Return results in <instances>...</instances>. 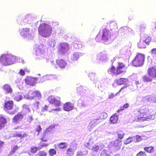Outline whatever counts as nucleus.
Masks as SVG:
<instances>
[{
	"mask_svg": "<svg viewBox=\"0 0 156 156\" xmlns=\"http://www.w3.org/2000/svg\"><path fill=\"white\" fill-rule=\"evenodd\" d=\"M150 113V110L147 107H142L138 110H136L134 112V114L137 117V119H135L136 121H144L150 119V117L149 116L147 117H143L144 116L147 115Z\"/></svg>",
	"mask_w": 156,
	"mask_h": 156,
	"instance_id": "nucleus-1",
	"label": "nucleus"
},
{
	"mask_svg": "<svg viewBox=\"0 0 156 156\" xmlns=\"http://www.w3.org/2000/svg\"><path fill=\"white\" fill-rule=\"evenodd\" d=\"M16 57L10 54H4L0 57L1 64L4 66H9L13 64L16 61Z\"/></svg>",
	"mask_w": 156,
	"mask_h": 156,
	"instance_id": "nucleus-2",
	"label": "nucleus"
},
{
	"mask_svg": "<svg viewBox=\"0 0 156 156\" xmlns=\"http://www.w3.org/2000/svg\"><path fill=\"white\" fill-rule=\"evenodd\" d=\"M51 27L46 23H42L39 26L38 32L40 35L44 37L49 36L51 33Z\"/></svg>",
	"mask_w": 156,
	"mask_h": 156,
	"instance_id": "nucleus-3",
	"label": "nucleus"
},
{
	"mask_svg": "<svg viewBox=\"0 0 156 156\" xmlns=\"http://www.w3.org/2000/svg\"><path fill=\"white\" fill-rule=\"evenodd\" d=\"M100 35H101L102 40L106 44L107 42V44H109L110 43L111 34L110 32L106 28H104L100 30L99 34L96 37V40H97Z\"/></svg>",
	"mask_w": 156,
	"mask_h": 156,
	"instance_id": "nucleus-4",
	"label": "nucleus"
},
{
	"mask_svg": "<svg viewBox=\"0 0 156 156\" xmlns=\"http://www.w3.org/2000/svg\"><path fill=\"white\" fill-rule=\"evenodd\" d=\"M144 56L141 54H137L132 61V63L135 66H142L144 61Z\"/></svg>",
	"mask_w": 156,
	"mask_h": 156,
	"instance_id": "nucleus-5",
	"label": "nucleus"
},
{
	"mask_svg": "<svg viewBox=\"0 0 156 156\" xmlns=\"http://www.w3.org/2000/svg\"><path fill=\"white\" fill-rule=\"evenodd\" d=\"M131 55L130 50L129 47L126 46L120 51L119 58H122L123 59L127 60L130 58Z\"/></svg>",
	"mask_w": 156,
	"mask_h": 156,
	"instance_id": "nucleus-6",
	"label": "nucleus"
},
{
	"mask_svg": "<svg viewBox=\"0 0 156 156\" xmlns=\"http://www.w3.org/2000/svg\"><path fill=\"white\" fill-rule=\"evenodd\" d=\"M41 93L39 91H32L31 90L28 92V94L24 96L25 98L28 100L40 99L41 98Z\"/></svg>",
	"mask_w": 156,
	"mask_h": 156,
	"instance_id": "nucleus-7",
	"label": "nucleus"
},
{
	"mask_svg": "<svg viewBox=\"0 0 156 156\" xmlns=\"http://www.w3.org/2000/svg\"><path fill=\"white\" fill-rule=\"evenodd\" d=\"M20 32L21 36L23 38H27L28 39H33L34 34L31 30L28 28L22 29L20 30Z\"/></svg>",
	"mask_w": 156,
	"mask_h": 156,
	"instance_id": "nucleus-8",
	"label": "nucleus"
},
{
	"mask_svg": "<svg viewBox=\"0 0 156 156\" xmlns=\"http://www.w3.org/2000/svg\"><path fill=\"white\" fill-rule=\"evenodd\" d=\"M43 46L41 45L37 47L35 49V54L36 55V58L39 60L43 59L45 60L44 51L43 48Z\"/></svg>",
	"mask_w": 156,
	"mask_h": 156,
	"instance_id": "nucleus-9",
	"label": "nucleus"
},
{
	"mask_svg": "<svg viewBox=\"0 0 156 156\" xmlns=\"http://www.w3.org/2000/svg\"><path fill=\"white\" fill-rule=\"evenodd\" d=\"M48 101L56 107H59L60 106V98L57 97L55 98L54 96H51L47 98Z\"/></svg>",
	"mask_w": 156,
	"mask_h": 156,
	"instance_id": "nucleus-10",
	"label": "nucleus"
},
{
	"mask_svg": "<svg viewBox=\"0 0 156 156\" xmlns=\"http://www.w3.org/2000/svg\"><path fill=\"white\" fill-rule=\"evenodd\" d=\"M39 78L28 76L25 79V82L27 85L32 86H34L37 82H39Z\"/></svg>",
	"mask_w": 156,
	"mask_h": 156,
	"instance_id": "nucleus-11",
	"label": "nucleus"
},
{
	"mask_svg": "<svg viewBox=\"0 0 156 156\" xmlns=\"http://www.w3.org/2000/svg\"><path fill=\"white\" fill-rule=\"evenodd\" d=\"M106 55L102 53H100L97 55L94 61L96 62H99L100 61H103L106 58Z\"/></svg>",
	"mask_w": 156,
	"mask_h": 156,
	"instance_id": "nucleus-12",
	"label": "nucleus"
},
{
	"mask_svg": "<svg viewBox=\"0 0 156 156\" xmlns=\"http://www.w3.org/2000/svg\"><path fill=\"white\" fill-rule=\"evenodd\" d=\"M59 51L61 53H63L66 52L69 49V46L66 43H63L60 44V46Z\"/></svg>",
	"mask_w": 156,
	"mask_h": 156,
	"instance_id": "nucleus-13",
	"label": "nucleus"
},
{
	"mask_svg": "<svg viewBox=\"0 0 156 156\" xmlns=\"http://www.w3.org/2000/svg\"><path fill=\"white\" fill-rule=\"evenodd\" d=\"M99 119H95L91 120L89 123L88 126V128L89 131H91L93 128L95 126L100 122L99 121Z\"/></svg>",
	"mask_w": 156,
	"mask_h": 156,
	"instance_id": "nucleus-14",
	"label": "nucleus"
},
{
	"mask_svg": "<svg viewBox=\"0 0 156 156\" xmlns=\"http://www.w3.org/2000/svg\"><path fill=\"white\" fill-rule=\"evenodd\" d=\"M148 74L149 76L152 78H156V68L154 67L150 68L148 70Z\"/></svg>",
	"mask_w": 156,
	"mask_h": 156,
	"instance_id": "nucleus-15",
	"label": "nucleus"
},
{
	"mask_svg": "<svg viewBox=\"0 0 156 156\" xmlns=\"http://www.w3.org/2000/svg\"><path fill=\"white\" fill-rule=\"evenodd\" d=\"M116 69L118 70V73H119V74L125 72L126 70L125 65L121 62L118 63V66Z\"/></svg>",
	"mask_w": 156,
	"mask_h": 156,
	"instance_id": "nucleus-16",
	"label": "nucleus"
},
{
	"mask_svg": "<svg viewBox=\"0 0 156 156\" xmlns=\"http://www.w3.org/2000/svg\"><path fill=\"white\" fill-rule=\"evenodd\" d=\"M3 90L4 92L6 94H11L13 92L12 89L9 84H6L4 85L3 87Z\"/></svg>",
	"mask_w": 156,
	"mask_h": 156,
	"instance_id": "nucleus-17",
	"label": "nucleus"
},
{
	"mask_svg": "<svg viewBox=\"0 0 156 156\" xmlns=\"http://www.w3.org/2000/svg\"><path fill=\"white\" fill-rule=\"evenodd\" d=\"M5 110L7 111V110H10L12 109L13 107V102L12 101H7L5 103Z\"/></svg>",
	"mask_w": 156,
	"mask_h": 156,
	"instance_id": "nucleus-18",
	"label": "nucleus"
},
{
	"mask_svg": "<svg viewBox=\"0 0 156 156\" xmlns=\"http://www.w3.org/2000/svg\"><path fill=\"white\" fill-rule=\"evenodd\" d=\"M74 107L73 104L70 102H68L65 104L63 106V109L65 111H69L72 110Z\"/></svg>",
	"mask_w": 156,
	"mask_h": 156,
	"instance_id": "nucleus-19",
	"label": "nucleus"
},
{
	"mask_svg": "<svg viewBox=\"0 0 156 156\" xmlns=\"http://www.w3.org/2000/svg\"><path fill=\"white\" fill-rule=\"evenodd\" d=\"M55 77V76L53 75L48 74L43 76L42 78L40 79V80L39 81V82L41 83L44 82L45 80L52 79Z\"/></svg>",
	"mask_w": 156,
	"mask_h": 156,
	"instance_id": "nucleus-20",
	"label": "nucleus"
},
{
	"mask_svg": "<svg viewBox=\"0 0 156 156\" xmlns=\"http://www.w3.org/2000/svg\"><path fill=\"white\" fill-rule=\"evenodd\" d=\"M83 54L79 52H75L73 53L71 57V60L73 61H76L80 57L83 55Z\"/></svg>",
	"mask_w": 156,
	"mask_h": 156,
	"instance_id": "nucleus-21",
	"label": "nucleus"
},
{
	"mask_svg": "<svg viewBox=\"0 0 156 156\" xmlns=\"http://www.w3.org/2000/svg\"><path fill=\"white\" fill-rule=\"evenodd\" d=\"M56 63L58 65L62 68H65L66 65V62L62 59L57 60L56 61Z\"/></svg>",
	"mask_w": 156,
	"mask_h": 156,
	"instance_id": "nucleus-22",
	"label": "nucleus"
},
{
	"mask_svg": "<svg viewBox=\"0 0 156 156\" xmlns=\"http://www.w3.org/2000/svg\"><path fill=\"white\" fill-rule=\"evenodd\" d=\"M85 146L86 147H87L90 149H91L92 150L96 152H97L99 150H101V147L100 146L97 145H95L92 148H91V147H90L89 143V142H88L87 144H85Z\"/></svg>",
	"mask_w": 156,
	"mask_h": 156,
	"instance_id": "nucleus-23",
	"label": "nucleus"
},
{
	"mask_svg": "<svg viewBox=\"0 0 156 156\" xmlns=\"http://www.w3.org/2000/svg\"><path fill=\"white\" fill-rule=\"evenodd\" d=\"M108 72L109 74H113L115 75H117L119 74V73H118V70L117 69H115V68L113 66L111 68H109L108 70Z\"/></svg>",
	"mask_w": 156,
	"mask_h": 156,
	"instance_id": "nucleus-24",
	"label": "nucleus"
},
{
	"mask_svg": "<svg viewBox=\"0 0 156 156\" xmlns=\"http://www.w3.org/2000/svg\"><path fill=\"white\" fill-rule=\"evenodd\" d=\"M6 122V119L4 117L0 116V129L4 127Z\"/></svg>",
	"mask_w": 156,
	"mask_h": 156,
	"instance_id": "nucleus-25",
	"label": "nucleus"
},
{
	"mask_svg": "<svg viewBox=\"0 0 156 156\" xmlns=\"http://www.w3.org/2000/svg\"><path fill=\"white\" fill-rule=\"evenodd\" d=\"M23 115L20 113H19L15 115L13 118V121L14 122H17L20 121L23 118Z\"/></svg>",
	"mask_w": 156,
	"mask_h": 156,
	"instance_id": "nucleus-26",
	"label": "nucleus"
},
{
	"mask_svg": "<svg viewBox=\"0 0 156 156\" xmlns=\"http://www.w3.org/2000/svg\"><path fill=\"white\" fill-rule=\"evenodd\" d=\"M31 18V16L30 14H27L25 16L24 18L23 19V20L22 22H20L19 23L18 22V23L20 25H23L24 22H26L28 21Z\"/></svg>",
	"mask_w": 156,
	"mask_h": 156,
	"instance_id": "nucleus-27",
	"label": "nucleus"
},
{
	"mask_svg": "<svg viewBox=\"0 0 156 156\" xmlns=\"http://www.w3.org/2000/svg\"><path fill=\"white\" fill-rule=\"evenodd\" d=\"M118 119V116L115 115H112L110 118V122L112 123H115L117 122Z\"/></svg>",
	"mask_w": 156,
	"mask_h": 156,
	"instance_id": "nucleus-28",
	"label": "nucleus"
},
{
	"mask_svg": "<svg viewBox=\"0 0 156 156\" xmlns=\"http://www.w3.org/2000/svg\"><path fill=\"white\" fill-rule=\"evenodd\" d=\"M73 45L74 48L76 49H79L82 47L80 42L77 40H76L74 41L73 43Z\"/></svg>",
	"mask_w": 156,
	"mask_h": 156,
	"instance_id": "nucleus-29",
	"label": "nucleus"
},
{
	"mask_svg": "<svg viewBox=\"0 0 156 156\" xmlns=\"http://www.w3.org/2000/svg\"><path fill=\"white\" fill-rule=\"evenodd\" d=\"M128 80L127 79L125 78H121L117 80V83L119 85H122V84H126Z\"/></svg>",
	"mask_w": 156,
	"mask_h": 156,
	"instance_id": "nucleus-30",
	"label": "nucleus"
},
{
	"mask_svg": "<svg viewBox=\"0 0 156 156\" xmlns=\"http://www.w3.org/2000/svg\"><path fill=\"white\" fill-rule=\"evenodd\" d=\"M143 80L145 82H149L152 81L151 77L149 76V75H145L143 77Z\"/></svg>",
	"mask_w": 156,
	"mask_h": 156,
	"instance_id": "nucleus-31",
	"label": "nucleus"
},
{
	"mask_svg": "<svg viewBox=\"0 0 156 156\" xmlns=\"http://www.w3.org/2000/svg\"><path fill=\"white\" fill-rule=\"evenodd\" d=\"M144 149L146 151L149 153H152L154 151V148L153 147H144Z\"/></svg>",
	"mask_w": 156,
	"mask_h": 156,
	"instance_id": "nucleus-32",
	"label": "nucleus"
},
{
	"mask_svg": "<svg viewBox=\"0 0 156 156\" xmlns=\"http://www.w3.org/2000/svg\"><path fill=\"white\" fill-rule=\"evenodd\" d=\"M68 144L66 142H61L58 144V147L60 149H64L66 148Z\"/></svg>",
	"mask_w": 156,
	"mask_h": 156,
	"instance_id": "nucleus-33",
	"label": "nucleus"
},
{
	"mask_svg": "<svg viewBox=\"0 0 156 156\" xmlns=\"http://www.w3.org/2000/svg\"><path fill=\"white\" fill-rule=\"evenodd\" d=\"M138 47L139 48H146V45L144 43V41H140L137 44Z\"/></svg>",
	"mask_w": 156,
	"mask_h": 156,
	"instance_id": "nucleus-34",
	"label": "nucleus"
},
{
	"mask_svg": "<svg viewBox=\"0 0 156 156\" xmlns=\"http://www.w3.org/2000/svg\"><path fill=\"white\" fill-rule=\"evenodd\" d=\"M21 93H19L18 94L15 96L14 97V99L17 101H19L22 100L23 97Z\"/></svg>",
	"mask_w": 156,
	"mask_h": 156,
	"instance_id": "nucleus-35",
	"label": "nucleus"
},
{
	"mask_svg": "<svg viewBox=\"0 0 156 156\" xmlns=\"http://www.w3.org/2000/svg\"><path fill=\"white\" fill-rule=\"evenodd\" d=\"M55 44L56 42L55 40H51L49 41L48 44L51 48H54Z\"/></svg>",
	"mask_w": 156,
	"mask_h": 156,
	"instance_id": "nucleus-36",
	"label": "nucleus"
},
{
	"mask_svg": "<svg viewBox=\"0 0 156 156\" xmlns=\"http://www.w3.org/2000/svg\"><path fill=\"white\" fill-rule=\"evenodd\" d=\"M133 141H134L133 136L129 137L126 140L124 141V143L126 144H127L130 143Z\"/></svg>",
	"mask_w": 156,
	"mask_h": 156,
	"instance_id": "nucleus-37",
	"label": "nucleus"
},
{
	"mask_svg": "<svg viewBox=\"0 0 156 156\" xmlns=\"http://www.w3.org/2000/svg\"><path fill=\"white\" fill-rule=\"evenodd\" d=\"M125 133L122 130H120L118 132V136L119 138L120 139H122L123 138V136Z\"/></svg>",
	"mask_w": 156,
	"mask_h": 156,
	"instance_id": "nucleus-38",
	"label": "nucleus"
},
{
	"mask_svg": "<svg viewBox=\"0 0 156 156\" xmlns=\"http://www.w3.org/2000/svg\"><path fill=\"white\" fill-rule=\"evenodd\" d=\"M133 140L135 142H138L140 141L141 140V137L140 136L136 135L135 136H133Z\"/></svg>",
	"mask_w": 156,
	"mask_h": 156,
	"instance_id": "nucleus-39",
	"label": "nucleus"
},
{
	"mask_svg": "<svg viewBox=\"0 0 156 156\" xmlns=\"http://www.w3.org/2000/svg\"><path fill=\"white\" fill-rule=\"evenodd\" d=\"M71 150L70 148H68L66 151V153L67 155L69 156H71L73 155L75 151Z\"/></svg>",
	"mask_w": 156,
	"mask_h": 156,
	"instance_id": "nucleus-40",
	"label": "nucleus"
},
{
	"mask_svg": "<svg viewBox=\"0 0 156 156\" xmlns=\"http://www.w3.org/2000/svg\"><path fill=\"white\" fill-rule=\"evenodd\" d=\"M49 153L50 156H53L56 154V151L54 149H51L49 151Z\"/></svg>",
	"mask_w": 156,
	"mask_h": 156,
	"instance_id": "nucleus-41",
	"label": "nucleus"
},
{
	"mask_svg": "<svg viewBox=\"0 0 156 156\" xmlns=\"http://www.w3.org/2000/svg\"><path fill=\"white\" fill-rule=\"evenodd\" d=\"M69 148H70L71 150H73V151H75L76 149V144H71L70 145Z\"/></svg>",
	"mask_w": 156,
	"mask_h": 156,
	"instance_id": "nucleus-42",
	"label": "nucleus"
},
{
	"mask_svg": "<svg viewBox=\"0 0 156 156\" xmlns=\"http://www.w3.org/2000/svg\"><path fill=\"white\" fill-rule=\"evenodd\" d=\"M150 100V96H146L143 97L142 99V100L144 102H149Z\"/></svg>",
	"mask_w": 156,
	"mask_h": 156,
	"instance_id": "nucleus-43",
	"label": "nucleus"
},
{
	"mask_svg": "<svg viewBox=\"0 0 156 156\" xmlns=\"http://www.w3.org/2000/svg\"><path fill=\"white\" fill-rule=\"evenodd\" d=\"M89 76L90 77V80L93 81L95 80V74L93 73H90Z\"/></svg>",
	"mask_w": 156,
	"mask_h": 156,
	"instance_id": "nucleus-44",
	"label": "nucleus"
},
{
	"mask_svg": "<svg viewBox=\"0 0 156 156\" xmlns=\"http://www.w3.org/2000/svg\"><path fill=\"white\" fill-rule=\"evenodd\" d=\"M107 116L108 115L105 112L102 113L100 116L99 119H105L107 117Z\"/></svg>",
	"mask_w": 156,
	"mask_h": 156,
	"instance_id": "nucleus-45",
	"label": "nucleus"
},
{
	"mask_svg": "<svg viewBox=\"0 0 156 156\" xmlns=\"http://www.w3.org/2000/svg\"><path fill=\"white\" fill-rule=\"evenodd\" d=\"M37 155V156H46V153L44 151H40Z\"/></svg>",
	"mask_w": 156,
	"mask_h": 156,
	"instance_id": "nucleus-46",
	"label": "nucleus"
},
{
	"mask_svg": "<svg viewBox=\"0 0 156 156\" xmlns=\"http://www.w3.org/2000/svg\"><path fill=\"white\" fill-rule=\"evenodd\" d=\"M136 156H146V154L145 152L141 151L138 153Z\"/></svg>",
	"mask_w": 156,
	"mask_h": 156,
	"instance_id": "nucleus-47",
	"label": "nucleus"
},
{
	"mask_svg": "<svg viewBox=\"0 0 156 156\" xmlns=\"http://www.w3.org/2000/svg\"><path fill=\"white\" fill-rule=\"evenodd\" d=\"M16 61L17 62H22L23 63L24 62V60L22 58L18 57H17V58L16 57Z\"/></svg>",
	"mask_w": 156,
	"mask_h": 156,
	"instance_id": "nucleus-48",
	"label": "nucleus"
},
{
	"mask_svg": "<svg viewBox=\"0 0 156 156\" xmlns=\"http://www.w3.org/2000/svg\"><path fill=\"white\" fill-rule=\"evenodd\" d=\"M151 40V38L150 37H148L146 38L145 41H144V43L145 44H148Z\"/></svg>",
	"mask_w": 156,
	"mask_h": 156,
	"instance_id": "nucleus-49",
	"label": "nucleus"
},
{
	"mask_svg": "<svg viewBox=\"0 0 156 156\" xmlns=\"http://www.w3.org/2000/svg\"><path fill=\"white\" fill-rule=\"evenodd\" d=\"M27 70L26 69H24V70L21 69L19 73L21 76H24L25 75V72Z\"/></svg>",
	"mask_w": 156,
	"mask_h": 156,
	"instance_id": "nucleus-50",
	"label": "nucleus"
},
{
	"mask_svg": "<svg viewBox=\"0 0 156 156\" xmlns=\"http://www.w3.org/2000/svg\"><path fill=\"white\" fill-rule=\"evenodd\" d=\"M23 108L24 110L27 111L28 112H30V109H29V108L27 107L26 105H23Z\"/></svg>",
	"mask_w": 156,
	"mask_h": 156,
	"instance_id": "nucleus-51",
	"label": "nucleus"
},
{
	"mask_svg": "<svg viewBox=\"0 0 156 156\" xmlns=\"http://www.w3.org/2000/svg\"><path fill=\"white\" fill-rule=\"evenodd\" d=\"M118 93H117L115 95L113 93H111L110 95H109L108 96V98L109 99H112V98H114L116 96L117 94Z\"/></svg>",
	"mask_w": 156,
	"mask_h": 156,
	"instance_id": "nucleus-52",
	"label": "nucleus"
},
{
	"mask_svg": "<svg viewBox=\"0 0 156 156\" xmlns=\"http://www.w3.org/2000/svg\"><path fill=\"white\" fill-rule=\"evenodd\" d=\"M37 149H38L37 148L35 147H33L31 148V151L32 153H34L36 152L37 151Z\"/></svg>",
	"mask_w": 156,
	"mask_h": 156,
	"instance_id": "nucleus-53",
	"label": "nucleus"
},
{
	"mask_svg": "<svg viewBox=\"0 0 156 156\" xmlns=\"http://www.w3.org/2000/svg\"><path fill=\"white\" fill-rule=\"evenodd\" d=\"M129 105L128 104H127V103L125 104H124L123 105V106L121 108L120 110H123L124 108H128L129 107Z\"/></svg>",
	"mask_w": 156,
	"mask_h": 156,
	"instance_id": "nucleus-54",
	"label": "nucleus"
},
{
	"mask_svg": "<svg viewBox=\"0 0 156 156\" xmlns=\"http://www.w3.org/2000/svg\"><path fill=\"white\" fill-rule=\"evenodd\" d=\"M40 145L42 147H47L48 144L43 143V142H41L40 143Z\"/></svg>",
	"mask_w": 156,
	"mask_h": 156,
	"instance_id": "nucleus-55",
	"label": "nucleus"
},
{
	"mask_svg": "<svg viewBox=\"0 0 156 156\" xmlns=\"http://www.w3.org/2000/svg\"><path fill=\"white\" fill-rule=\"evenodd\" d=\"M151 54L153 56L156 55V48H154L152 50Z\"/></svg>",
	"mask_w": 156,
	"mask_h": 156,
	"instance_id": "nucleus-56",
	"label": "nucleus"
},
{
	"mask_svg": "<svg viewBox=\"0 0 156 156\" xmlns=\"http://www.w3.org/2000/svg\"><path fill=\"white\" fill-rule=\"evenodd\" d=\"M120 143L118 140H115V141L113 145L114 147H117L119 145V143Z\"/></svg>",
	"mask_w": 156,
	"mask_h": 156,
	"instance_id": "nucleus-57",
	"label": "nucleus"
},
{
	"mask_svg": "<svg viewBox=\"0 0 156 156\" xmlns=\"http://www.w3.org/2000/svg\"><path fill=\"white\" fill-rule=\"evenodd\" d=\"M156 115V112L152 114V115L149 116V117H150V119H154L155 118V115Z\"/></svg>",
	"mask_w": 156,
	"mask_h": 156,
	"instance_id": "nucleus-58",
	"label": "nucleus"
},
{
	"mask_svg": "<svg viewBox=\"0 0 156 156\" xmlns=\"http://www.w3.org/2000/svg\"><path fill=\"white\" fill-rule=\"evenodd\" d=\"M83 155L82 152L81 151H78L77 152L76 156H82Z\"/></svg>",
	"mask_w": 156,
	"mask_h": 156,
	"instance_id": "nucleus-59",
	"label": "nucleus"
},
{
	"mask_svg": "<svg viewBox=\"0 0 156 156\" xmlns=\"http://www.w3.org/2000/svg\"><path fill=\"white\" fill-rule=\"evenodd\" d=\"M17 136L20 137H23L25 136L26 134H23V135H22L20 133H18L17 134Z\"/></svg>",
	"mask_w": 156,
	"mask_h": 156,
	"instance_id": "nucleus-60",
	"label": "nucleus"
},
{
	"mask_svg": "<svg viewBox=\"0 0 156 156\" xmlns=\"http://www.w3.org/2000/svg\"><path fill=\"white\" fill-rule=\"evenodd\" d=\"M41 126H38V128L37 129V131L38 132V133L41 131Z\"/></svg>",
	"mask_w": 156,
	"mask_h": 156,
	"instance_id": "nucleus-61",
	"label": "nucleus"
},
{
	"mask_svg": "<svg viewBox=\"0 0 156 156\" xmlns=\"http://www.w3.org/2000/svg\"><path fill=\"white\" fill-rule=\"evenodd\" d=\"M28 121L30 122H31L33 120V119L32 118V117L31 116H30L29 117L28 119Z\"/></svg>",
	"mask_w": 156,
	"mask_h": 156,
	"instance_id": "nucleus-62",
	"label": "nucleus"
},
{
	"mask_svg": "<svg viewBox=\"0 0 156 156\" xmlns=\"http://www.w3.org/2000/svg\"><path fill=\"white\" fill-rule=\"evenodd\" d=\"M48 108V106L45 105L44 107L42 109L43 111H44L47 110V108Z\"/></svg>",
	"mask_w": 156,
	"mask_h": 156,
	"instance_id": "nucleus-63",
	"label": "nucleus"
},
{
	"mask_svg": "<svg viewBox=\"0 0 156 156\" xmlns=\"http://www.w3.org/2000/svg\"><path fill=\"white\" fill-rule=\"evenodd\" d=\"M4 144V142L2 141H0V147H2Z\"/></svg>",
	"mask_w": 156,
	"mask_h": 156,
	"instance_id": "nucleus-64",
	"label": "nucleus"
}]
</instances>
